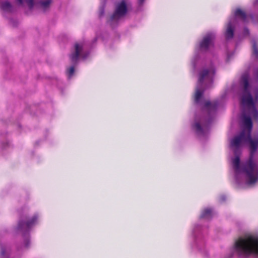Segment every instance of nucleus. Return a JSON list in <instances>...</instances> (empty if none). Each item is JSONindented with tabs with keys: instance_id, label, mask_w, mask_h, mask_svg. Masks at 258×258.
Wrapping results in <instances>:
<instances>
[{
	"instance_id": "1",
	"label": "nucleus",
	"mask_w": 258,
	"mask_h": 258,
	"mask_svg": "<svg viewBox=\"0 0 258 258\" xmlns=\"http://www.w3.org/2000/svg\"><path fill=\"white\" fill-rule=\"evenodd\" d=\"M230 257L234 255L247 256L251 254L258 255V236L248 235L239 238L230 250Z\"/></svg>"
},
{
	"instance_id": "2",
	"label": "nucleus",
	"mask_w": 258,
	"mask_h": 258,
	"mask_svg": "<svg viewBox=\"0 0 258 258\" xmlns=\"http://www.w3.org/2000/svg\"><path fill=\"white\" fill-rule=\"evenodd\" d=\"M215 74V69L212 63L205 66L199 72L198 82L195 94L196 103H201L204 91L212 86Z\"/></svg>"
},
{
	"instance_id": "3",
	"label": "nucleus",
	"mask_w": 258,
	"mask_h": 258,
	"mask_svg": "<svg viewBox=\"0 0 258 258\" xmlns=\"http://www.w3.org/2000/svg\"><path fill=\"white\" fill-rule=\"evenodd\" d=\"M217 103L205 102L203 105L204 111L208 114L207 116L201 118L196 117L195 122L192 125L193 128L199 137H204L207 135L210 127L212 118L217 108Z\"/></svg>"
},
{
	"instance_id": "4",
	"label": "nucleus",
	"mask_w": 258,
	"mask_h": 258,
	"mask_svg": "<svg viewBox=\"0 0 258 258\" xmlns=\"http://www.w3.org/2000/svg\"><path fill=\"white\" fill-rule=\"evenodd\" d=\"M252 16H247L244 11L240 9H236L234 12V15L229 20L227 25L225 33V36L226 40L231 39L234 35V30L235 26L238 24L239 21L244 24L247 23L249 19H253Z\"/></svg>"
},
{
	"instance_id": "5",
	"label": "nucleus",
	"mask_w": 258,
	"mask_h": 258,
	"mask_svg": "<svg viewBox=\"0 0 258 258\" xmlns=\"http://www.w3.org/2000/svg\"><path fill=\"white\" fill-rule=\"evenodd\" d=\"M87 49L88 45L85 42L76 43L74 45L73 52L70 55L71 61L76 63L79 58L86 59L89 55Z\"/></svg>"
},
{
	"instance_id": "6",
	"label": "nucleus",
	"mask_w": 258,
	"mask_h": 258,
	"mask_svg": "<svg viewBox=\"0 0 258 258\" xmlns=\"http://www.w3.org/2000/svg\"><path fill=\"white\" fill-rule=\"evenodd\" d=\"M215 34L213 32L207 33L201 41L199 46V50L201 52H206L210 50L214 46Z\"/></svg>"
},
{
	"instance_id": "7",
	"label": "nucleus",
	"mask_w": 258,
	"mask_h": 258,
	"mask_svg": "<svg viewBox=\"0 0 258 258\" xmlns=\"http://www.w3.org/2000/svg\"><path fill=\"white\" fill-rule=\"evenodd\" d=\"M127 12V6L124 0H122L116 6L114 13L111 18V25L113 22L118 21L124 17Z\"/></svg>"
},
{
	"instance_id": "8",
	"label": "nucleus",
	"mask_w": 258,
	"mask_h": 258,
	"mask_svg": "<svg viewBox=\"0 0 258 258\" xmlns=\"http://www.w3.org/2000/svg\"><path fill=\"white\" fill-rule=\"evenodd\" d=\"M38 219V216L35 215L33 217L27 221H20L18 224V229L21 231L24 232L25 234H27L30 229L34 224H36Z\"/></svg>"
},
{
	"instance_id": "9",
	"label": "nucleus",
	"mask_w": 258,
	"mask_h": 258,
	"mask_svg": "<svg viewBox=\"0 0 258 258\" xmlns=\"http://www.w3.org/2000/svg\"><path fill=\"white\" fill-rule=\"evenodd\" d=\"M10 248L6 245H2L1 246V257L9 258L10 253Z\"/></svg>"
},
{
	"instance_id": "10",
	"label": "nucleus",
	"mask_w": 258,
	"mask_h": 258,
	"mask_svg": "<svg viewBox=\"0 0 258 258\" xmlns=\"http://www.w3.org/2000/svg\"><path fill=\"white\" fill-rule=\"evenodd\" d=\"M213 211L211 209L207 208L202 212L201 215V218L209 219L213 216Z\"/></svg>"
},
{
	"instance_id": "11",
	"label": "nucleus",
	"mask_w": 258,
	"mask_h": 258,
	"mask_svg": "<svg viewBox=\"0 0 258 258\" xmlns=\"http://www.w3.org/2000/svg\"><path fill=\"white\" fill-rule=\"evenodd\" d=\"M0 8L4 11L12 12L13 7L8 1H4L0 4Z\"/></svg>"
},
{
	"instance_id": "12",
	"label": "nucleus",
	"mask_w": 258,
	"mask_h": 258,
	"mask_svg": "<svg viewBox=\"0 0 258 258\" xmlns=\"http://www.w3.org/2000/svg\"><path fill=\"white\" fill-rule=\"evenodd\" d=\"M52 0H41L39 2V6L43 11H45L49 7Z\"/></svg>"
},
{
	"instance_id": "13",
	"label": "nucleus",
	"mask_w": 258,
	"mask_h": 258,
	"mask_svg": "<svg viewBox=\"0 0 258 258\" xmlns=\"http://www.w3.org/2000/svg\"><path fill=\"white\" fill-rule=\"evenodd\" d=\"M75 69L74 67H70L68 70V75L69 79H71L74 73Z\"/></svg>"
},
{
	"instance_id": "14",
	"label": "nucleus",
	"mask_w": 258,
	"mask_h": 258,
	"mask_svg": "<svg viewBox=\"0 0 258 258\" xmlns=\"http://www.w3.org/2000/svg\"><path fill=\"white\" fill-rule=\"evenodd\" d=\"M253 53L258 57V46L255 43H254L253 44Z\"/></svg>"
},
{
	"instance_id": "15",
	"label": "nucleus",
	"mask_w": 258,
	"mask_h": 258,
	"mask_svg": "<svg viewBox=\"0 0 258 258\" xmlns=\"http://www.w3.org/2000/svg\"><path fill=\"white\" fill-rule=\"evenodd\" d=\"M30 9L32 8L34 5L33 0H25Z\"/></svg>"
},
{
	"instance_id": "16",
	"label": "nucleus",
	"mask_w": 258,
	"mask_h": 258,
	"mask_svg": "<svg viewBox=\"0 0 258 258\" xmlns=\"http://www.w3.org/2000/svg\"><path fill=\"white\" fill-rule=\"evenodd\" d=\"M29 244V241L28 239V237H26L25 239V244L24 245V247H28Z\"/></svg>"
},
{
	"instance_id": "17",
	"label": "nucleus",
	"mask_w": 258,
	"mask_h": 258,
	"mask_svg": "<svg viewBox=\"0 0 258 258\" xmlns=\"http://www.w3.org/2000/svg\"><path fill=\"white\" fill-rule=\"evenodd\" d=\"M197 59H198V56H197V55H196V56L194 57V59H193V61H192V64H193V66H194V68H195V67H196Z\"/></svg>"
},
{
	"instance_id": "18",
	"label": "nucleus",
	"mask_w": 258,
	"mask_h": 258,
	"mask_svg": "<svg viewBox=\"0 0 258 258\" xmlns=\"http://www.w3.org/2000/svg\"><path fill=\"white\" fill-rule=\"evenodd\" d=\"M253 6L256 7L258 6V0H255L253 3Z\"/></svg>"
},
{
	"instance_id": "19",
	"label": "nucleus",
	"mask_w": 258,
	"mask_h": 258,
	"mask_svg": "<svg viewBox=\"0 0 258 258\" xmlns=\"http://www.w3.org/2000/svg\"><path fill=\"white\" fill-rule=\"evenodd\" d=\"M244 35H248L249 34V31L247 29L245 28L244 30Z\"/></svg>"
},
{
	"instance_id": "20",
	"label": "nucleus",
	"mask_w": 258,
	"mask_h": 258,
	"mask_svg": "<svg viewBox=\"0 0 258 258\" xmlns=\"http://www.w3.org/2000/svg\"><path fill=\"white\" fill-rule=\"evenodd\" d=\"M104 14V9H101L100 11V17H101L102 16H103Z\"/></svg>"
},
{
	"instance_id": "21",
	"label": "nucleus",
	"mask_w": 258,
	"mask_h": 258,
	"mask_svg": "<svg viewBox=\"0 0 258 258\" xmlns=\"http://www.w3.org/2000/svg\"><path fill=\"white\" fill-rule=\"evenodd\" d=\"M19 5H22L24 2V0H17Z\"/></svg>"
},
{
	"instance_id": "22",
	"label": "nucleus",
	"mask_w": 258,
	"mask_h": 258,
	"mask_svg": "<svg viewBox=\"0 0 258 258\" xmlns=\"http://www.w3.org/2000/svg\"><path fill=\"white\" fill-rule=\"evenodd\" d=\"M225 199H226V197L224 196H222L221 197V199L222 201H225Z\"/></svg>"
},
{
	"instance_id": "23",
	"label": "nucleus",
	"mask_w": 258,
	"mask_h": 258,
	"mask_svg": "<svg viewBox=\"0 0 258 258\" xmlns=\"http://www.w3.org/2000/svg\"><path fill=\"white\" fill-rule=\"evenodd\" d=\"M144 0H139V3L140 5H142L143 2H144Z\"/></svg>"
}]
</instances>
